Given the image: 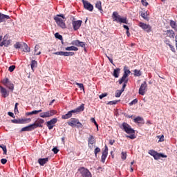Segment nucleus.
<instances>
[{"label": "nucleus", "mask_w": 177, "mask_h": 177, "mask_svg": "<svg viewBox=\"0 0 177 177\" xmlns=\"http://www.w3.org/2000/svg\"><path fill=\"white\" fill-rule=\"evenodd\" d=\"M120 129L128 133L129 136H126V138L129 139H136V136H135V130L132 129L131 125L127 122H123L122 125L120 126Z\"/></svg>", "instance_id": "obj_1"}, {"label": "nucleus", "mask_w": 177, "mask_h": 177, "mask_svg": "<svg viewBox=\"0 0 177 177\" xmlns=\"http://www.w3.org/2000/svg\"><path fill=\"white\" fill-rule=\"evenodd\" d=\"M112 20L119 24H128V19L125 17H121L117 12H113L112 14Z\"/></svg>", "instance_id": "obj_2"}, {"label": "nucleus", "mask_w": 177, "mask_h": 177, "mask_svg": "<svg viewBox=\"0 0 177 177\" xmlns=\"http://www.w3.org/2000/svg\"><path fill=\"white\" fill-rule=\"evenodd\" d=\"M64 19H66V17H64V15L62 14L57 15L54 17V20L55 21L57 25L58 26V27H60L61 28H66V22L64 21Z\"/></svg>", "instance_id": "obj_3"}, {"label": "nucleus", "mask_w": 177, "mask_h": 177, "mask_svg": "<svg viewBox=\"0 0 177 177\" xmlns=\"http://www.w3.org/2000/svg\"><path fill=\"white\" fill-rule=\"evenodd\" d=\"M77 172L80 174L81 177H92V174L89 171V169L81 167L77 169Z\"/></svg>", "instance_id": "obj_4"}, {"label": "nucleus", "mask_w": 177, "mask_h": 177, "mask_svg": "<svg viewBox=\"0 0 177 177\" xmlns=\"http://www.w3.org/2000/svg\"><path fill=\"white\" fill-rule=\"evenodd\" d=\"M68 125L72 127H77V128H82V127H84L82 123L77 118H71L70 121L68 122Z\"/></svg>", "instance_id": "obj_5"}, {"label": "nucleus", "mask_w": 177, "mask_h": 177, "mask_svg": "<svg viewBox=\"0 0 177 177\" xmlns=\"http://www.w3.org/2000/svg\"><path fill=\"white\" fill-rule=\"evenodd\" d=\"M57 112L55 110H50L46 112L41 113L39 117L41 118H48L49 117H53Z\"/></svg>", "instance_id": "obj_6"}, {"label": "nucleus", "mask_w": 177, "mask_h": 177, "mask_svg": "<svg viewBox=\"0 0 177 177\" xmlns=\"http://www.w3.org/2000/svg\"><path fill=\"white\" fill-rule=\"evenodd\" d=\"M138 27H140V28L144 31H146V32H151V26L149 24H146L143 22H139Z\"/></svg>", "instance_id": "obj_7"}, {"label": "nucleus", "mask_w": 177, "mask_h": 177, "mask_svg": "<svg viewBox=\"0 0 177 177\" xmlns=\"http://www.w3.org/2000/svg\"><path fill=\"white\" fill-rule=\"evenodd\" d=\"M12 124H28L31 122V118H25V119H14L11 120Z\"/></svg>", "instance_id": "obj_8"}, {"label": "nucleus", "mask_w": 177, "mask_h": 177, "mask_svg": "<svg viewBox=\"0 0 177 177\" xmlns=\"http://www.w3.org/2000/svg\"><path fill=\"white\" fill-rule=\"evenodd\" d=\"M102 156H101V162L104 164L106 162V159L107 158V156H109V147H107V145H105L104 150H102Z\"/></svg>", "instance_id": "obj_9"}, {"label": "nucleus", "mask_w": 177, "mask_h": 177, "mask_svg": "<svg viewBox=\"0 0 177 177\" xmlns=\"http://www.w3.org/2000/svg\"><path fill=\"white\" fill-rule=\"evenodd\" d=\"M147 89V82H144L140 86L138 93L139 95H142V96H145V93H146V90Z\"/></svg>", "instance_id": "obj_10"}, {"label": "nucleus", "mask_w": 177, "mask_h": 177, "mask_svg": "<svg viewBox=\"0 0 177 177\" xmlns=\"http://www.w3.org/2000/svg\"><path fill=\"white\" fill-rule=\"evenodd\" d=\"M82 2L84 5V9L88 10L89 12H92L93 10V5H92L89 1L82 0Z\"/></svg>", "instance_id": "obj_11"}, {"label": "nucleus", "mask_w": 177, "mask_h": 177, "mask_svg": "<svg viewBox=\"0 0 177 177\" xmlns=\"http://www.w3.org/2000/svg\"><path fill=\"white\" fill-rule=\"evenodd\" d=\"M82 25V20L72 21V26H73V28L74 31H77L78 30H80Z\"/></svg>", "instance_id": "obj_12"}, {"label": "nucleus", "mask_w": 177, "mask_h": 177, "mask_svg": "<svg viewBox=\"0 0 177 177\" xmlns=\"http://www.w3.org/2000/svg\"><path fill=\"white\" fill-rule=\"evenodd\" d=\"M56 122H57V118H54L53 119H51L50 120L47 122V127L48 128V129H53V127H55V124H56Z\"/></svg>", "instance_id": "obj_13"}, {"label": "nucleus", "mask_w": 177, "mask_h": 177, "mask_svg": "<svg viewBox=\"0 0 177 177\" xmlns=\"http://www.w3.org/2000/svg\"><path fill=\"white\" fill-rule=\"evenodd\" d=\"M44 122H45L44 119L39 118L35 123L32 124L33 127L35 129H36V128H42V124H44Z\"/></svg>", "instance_id": "obj_14"}, {"label": "nucleus", "mask_w": 177, "mask_h": 177, "mask_svg": "<svg viewBox=\"0 0 177 177\" xmlns=\"http://www.w3.org/2000/svg\"><path fill=\"white\" fill-rule=\"evenodd\" d=\"M0 92L2 97H8V96H9V91L6 90L5 87L0 86Z\"/></svg>", "instance_id": "obj_15"}, {"label": "nucleus", "mask_w": 177, "mask_h": 177, "mask_svg": "<svg viewBox=\"0 0 177 177\" xmlns=\"http://www.w3.org/2000/svg\"><path fill=\"white\" fill-rule=\"evenodd\" d=\"M34 129H35L34 128V126L33 124H30L28 126H26L25 127H23L21 129V132H30L31 131H34Z\"/></svg>", "instance_id": "obj_16"}, {"label": "nucleus", "mask_w": 177, "mask_h": 177, "mask_svg": "<svg viewBox=\"0 0 177 177\" xmlns=\"http://www.w3.org/2000/svg\"><path fill=\"white\" fill-rule=\"evenodd\" d=\"M75 112L73 110L69 111L66 114L62 115V120H68V118H71L73 117V114H74Z\"/></svg>", "instance_id": "obj_17"}, {"label": "nucleus", "mask_w": 177, "mask_h": 177, "mask_svg": "<svg viewBox=\"0 0 177 177\" xmlns=\"http://www.w3.org/2000/svg\"><path fill=\"white\" fill-rule=\"evenodd\" d=\"M9 19H10L9 15H6L0 12V23H3L6 21V20H9Z\"/></svg>", "instance_id": "obj_18"}, {"label": "nucleus", "mask_w": 177, "mask_h": 177, "mask_svg": "<svg viewBox=\"0 0 177 177\" xmlns=\"http://www.w3.org/2000/svg\"><path fill=\"white\" fill-rule=\"evenodd\" d=\"M154 160H160V158H167V155L164 153L156 152L153 156Z\"/></svg>", "instance_id": "obj_19"}, {"label": "nucleus", "mask_w": 177, "mask_h": 177, "mask_svg": "<svg viewBox=\"0 0 177 177\" xmlns=\"http://www.w3.org/2000/svg\"><path fill=\"white\" fill-rule=\"evenodd\" d=\"M85 110V104H82L77 108L73 109V112L75 113H81V111H84Z\"/></svg>", "instance_id": "obj_20"}, {"label": "nucleus", "mask_w": 177, "mask_h": 177, "mask_svg": "<svg viewBox=\"0 0 177 177\" xmlns=\"http://www.w3.org/2000/svg\"><path fill=\"white\" fill-rule=\"evenodd\" d=\"M48 161H49V158H48L38 159L39 164H40V165H41L42 167H44V165L46 164V162H48Z\"/></svg>", "instance_id": "obj_21"}, {"label": "nucleus", "mask_w": 177, "mask_h": 177, "mask_svg": "<svg viewBox=\"0 0 177 177\" xmlns=\"http://www.w3.org/2000/svg\"><path fill=\"white\" fill-rule=\"evenodd\" d=\"M95 8L98 9L100 13H103V8H102V1H97L95 3Z\"/></svg>", "instance_id": "obj_22"}, {"label": "nucleus", "mask_w": 177, "mask_h": 177, "mask_svg": "<svg viewBox=\"0 0 177 177\" xmlns=\"http://www.w3.org/2000/svg\"><path fill=\"white\" fill-rule=\"evenodd\" d=\"M38 113H42V109H39L38 111L35 110L31 112H27L26 113V115H35L38 114Z\"/></svg>", "instance_id": "obj_23"}, {"label": "nucleus", "mask_w": 177, "mask_h": 177, "mask_svg": "<svg viewBox=\"0 0 177 177\" xmlns=\"http://www.w3.org/2000/svg\"><path fill=\"white\" fill-rule=\"evenodd\" d=\"M120 71H121V69H120V68H117L113 70V77H115V78H118L120 77Z\"/></svg>", "instance_id": "obj_24"}, {"label": "nucleus", "mask_w": 177, "mask_h": 177, "mask_svg": "<svg viewBox=\"0 0 177 177\" xmlns=\"http://www.w3.org/2000/svg\"><path fill=\"white\" fill-rule=\"evenodd\" d=\"M170 27L173 28L175 31H177V25L176 22L174 20H170V24H169Z\"/></svg>", "instance_id": "obj_25"}, {"label": "nucleus", "mask_w": 177, "mask_h": 177, "mask_svg": "<svg viewBox=\"0 0 177 177\" xmlns=\"http://www.w3.org/2000/svg\"><path fill=\"white\" fill-rule=\"evenodd\" d=\"M167 36L169 37V38H175V32L172 30H167Z\"/></svg>", "instance_id": "obj_26"}, {"label": "nucleus", "mask_w": 177, "mask_h": 177, "mask_svg": "<svg viewBox=\"0 0 177 177\" xmlns=\"http://www.w3.org/2000/svg\"><path fill=\"white\" fill-rule=\"evenodd\" d=\"M6 86L7 88H8V89H10V91H11V92H13V90L15 89V84H13V83H12V82H10L7 84H6Z\"/></svg>", "instance_id": "obj_27"}, {"label": "nucleus", "mask_w": 177, "mask_h": 177, "mask_svg": "<svg viewBox=\"0 0 177 177\" xmlns=\"http://www.w3.org/2000/svg\"><path fill=\"white\" fill-rule=\"evenodd\" d=\"M95 142V137H93V136L90 135L88 139V146L89 145H94Z\"/></svg>", "instance_id": "obj_28"}, {"label": "nucleus", "mask_w": 177, "mask_h": 177, "mask_svg": "<svg viewBox=\"0 0 177 177\" xmlns=\"http://www.w3.org/2000/svg\"><path fill=\"white\" fill-rule=\"evenodd\" d=\"M22 48L24 52H30L31 50L30 47H28V45H27L26 43H23Z\"/></svg>", "instance_id": "obj_29"}, {"label": "nucleus", "mask_w": 177, "mask_h": 177, "mask_svg": "<svg viewBox=\"0 0 177 177\" xmlns=\"http://www.w3.org/2000/svg\"><path fill=\"white\" fill-rule=\"evenodd\" d=\"M39 48L40 47L39 45H36L35 47V55H36L37 56L41 54V50H39Z\"/></svg>", "instance_id": "obj_30"}, {"label": "nucleus", "mask_w": 177, "mask_h": 177, "mask_svg": "<svg viewBox=\"0 0 177 177\" xmlns=\"http://www.w3.org/2000/svg\"><path fill=\"white\" fill-rule=\"evenodd\" d=\"M142 121H143V118H142L140 116H138L137 118H134V122H136V124H141Z\"/></svg>", "instance_id": "obj_31"}, {"label": "nucleus", "mask_w": 177, "mask_h": 177, "mask_svg": "<svg viewBox=\"0 0 177 177\" xmlns=\"http://www.w3.org/2000/svg\"><path fill=\"white\" fill-rule=\"evenodd\" d=\"M65 50H75V51H77L78 50V48L74 46H69V47H66L65 48Z\"/></svg>", "instance_id": "obj_32"}, {"label": "nucleus", "mask_w": 177, "mask_h": 177, "mask_svg": "<svg viewBox=\"0 0 177 177\" xmlns=\"http://www.w3.org/2000/svg\"><path fill=\"white\" fill-rule=\"evenodd\" d=\"M134 75H135V77H140V75H142V71H140L138 69H135L134 70Z\"/></svg>", "instance_id": "obj_33"}, {"label": "nucleus", "mask_w": 177, "mask_h": 177, "mask_svg": "<svg viewBox=\"0 0 177 177\" xmlns=\"http://www.w3.org/2000/svg\"><path fill=\"white\" fill-rule=\"evenodd\" d=\"M55 38H57V39H59V41H63V36L60 35L59 32H56L55 34Z\"/></svg>", "instance_id": "obj_34"}, {"label": "nucleus", "mask_w": 177, "mask_h": 177, "mask_svg": "<svg viewBox=\"0 0 177 177\" xmlns=\"http://www.w3.org/2000/svg\"><path fill=\"white\" fill-rule=\"evenodd\" d=\"M0 148L2 149L3 151V154H6V153H8V149H6V145H0Z\"/></svg>", "instance_id": "obj_35"}, {"label": "nucleus", "mask_w": 177, "mask_h": 177, "mask_svg": "<svg viewBox=\"0 0 177 177\" xmlns=\"http://www.w3.org/2000/svg\"><path fill=\"white\" fill-rule=\"evenodd\" d=\"M120 100H113V101H109L106 104H109V106H113L114 104H117Z\"/></svg>", "instance_id": "obj_36"}, {"label": "nucleus", "mask_w": 177, "mask_h": 177, "mask_svg": "<svg viewBox=\"0 0 177 177\" xmlns=\"http://www.w3.org/2000/svg\"><path fill=\"white\" fill-rule=\"evenodd\" d=\"M31 67H37L38 66V62L36 60H32L30 64Z\"/></svg>", "instance_id": "obj_37"}, {"label": "nucleus", "mask_w": 177, "mask_h": 177, "mask_svg": "<svg viewBox=\"0 0 177 177\" xmlns=\"http://www.w3.org/2000/svg\"><path fill=\"white\" fill-rule=\"evenodd\" d=\"M74 52H64V56H74Z\"/></svg>", "instance_id": "obj_38"}, {"label": "nucleus", "mask_w": 177, "mask_h": 177, "mask_svg": "<svg viewBox=\"0 0 177 177\" xmlns=\"http://www.w3.org/2000/svg\"><path fill=\"white\" fill-rule=\"evenodd\" d=\"M71 44V45H75V46H79L80 40H73V41H72V42Z\"/></svg>", "instance_id": "obj_39"}, {"label": "nucleus", "mask_w": 177, "mask_h": 177, "mask_svg": "<svg viewBox=\"0 0 177 177\" xmlns=\"http://www.w3.org/2000/svg\"><path fill=\"white\" fill-rule=\"evenodd\" d=\"M3 44H4V46H9L10 45V40H3Z\"/></svg>", "instance_id": "obj_40"}, {"label": "nucleus", "mask_w": 177, "mask_h": 177, "mask_svg": "<svg viewBox=\"0 0 177 177\" xmlns=\"http://www.w3.org/2000/svg\"><path fill=\"white\" fill-rule=\"evenodd\" d=\"M10 81L9 80V78L6 77L5 79H3L2 80V83L3 84V85H7Z\"/></svg>", "instance_id": "obj_41"}, {"label": "nucleus", "mask_w": 177, "mask_h": 177, "mask_svg": "<svg viewBox=\"0 0 177 177\" xmlns=\"http://www.w3.org/2000/svg\"><path fill=\"white\" fill-rule=\"evenodd\" d=\"M97 153H100V148L96 147L94 150L95 157H97Z\"/></svg>", "instance_id": "obj_42"}, {"label": "nucleus", "mask_w": 177, "mask_h": 177, "mask_svg": "<svg viewBox=\"0 0 177 177\" xmlns=\"http://www.w3.org/2000/svg\"><path fill=\"white\" fill-rule=\"evenodd\" d=\"M76 85L80 88V91H84V84L82 83H76Z\"/></svg>", "instance_id": "obj_43"}, {"label": "nucleus", "mask_w": 177, "mask_h": 177, "mask_svg": "<svg viewBox=\"0 0 177 177\" xmlns=\"http://www.w3.org/2000/svg\"><path fill=\"white\" fill-rule=\"evenodd\" d=\"M126 79H127V77L123 75V76L122 77V78H120V79L119 80V84H120V85H121V84H122V82H125V81H127V80H125Z\"/></svg>", "instance_id": "obj_44"}, {"label": "nucleus", "mask_w": 177, "mask_h": 177, "mask_svg": "<svg viewBox=\"0 0 177 177\" xmlns=\"http://www.w3.org/2000/svg\"><path fill=\"white\" fill-rule=\"evenodd\" d=\"M129 74H131V71L125 69L124 72V74H123V76L126 77V78H127L128 77Z\"/></svg>", "instance_id": "obj_45"}, {"label": "nucleus", "mask_w": 177, "mask_h": 177, "mask_svg": "<svg viewBox=\"0 0 177 177\" xmlns=\"http://www.w3.org/2000/svg\"><path fill=\"white\" fill-rule=\"evenodd\" d=\"M121 158L122 160H127V152H122L121 153Z\"/></svg>", "instance_id": "obj_46"}, {"label": "nucleus", "mask_w": 177, "mask_h": 177, "mask_svg": "<svg viewBox=\"0 0 177 177\" xmlns=\"http://www.w3.org/2000/svg\"><path fill=\"white\" fill-rule=\"evenodd\" d=\"M121 95H122V93L120 90H118L115 92V97H120L121 96Z\"/></svg>", "instance_id": "obj_47"}, {"label": "nucleus", "mask_w": 177, "mask_h": 177, "mask_svg": "<svg viewBox=\"0 0 177 177\" xmlns=\"http://www.w3.org/2000/svg\"><path fill=\"white\" fill-rule=\"evenodd\" d=\"M14 48H15V49H20V48H21V44H20L19 42H17V43L14 45Z\"/></svg>", "instance_id": "obj_48"}, {"label": "nucleus", "mask_w": 177, "mask_h": 177, "mask_svg": "<svg viewBox=\"0 0 177 177\" xmlns=\"http://www.w3.org/2000/svg\"><path fill=\"white\" fill-rule=\"evenodd\" d=\"M54 55H57L58 56H64V52L63 51L55 52L54 53Z\"/></svg>", "instance_id": "obj_49"}, {"label": "nucleus", "mask_w": 177, "mask_h": 177, "mask_svg": "<svg viewBox=\"0 0 177 177\" xmlns=\"http://www.w3.org/2000/svg\"><path fill=\"white\" fill-rule=\"evenodd\" d=\"M157 151L153 150V149H151L149 151V154H150V156H152L153 157H154L155 154L156 153Z\"/></svg>", "instance_id": "obj_50"}, {"label": "nucleus", "mask_w": 177, "mask_h": 177, "mask_svg": "<svg viewBox=\"0 0 177 177\" xmlns=\"http://www.w3.org/2000/svg\"><path fill=\"white\" fill-rule=\"evenodd\" d=\"M141 17L142 19H145V20H147V12H141Z\"/></svg>", "instance_id": "obj_51"}, {"label": "nucleus", "mask_w": 177, "mask_h": 177, "mask_svg": "<svg viewBox=\"0 0 177 177\" xmlns=\"http://www.w3.org/2000/svg\"><path fill=\"white\" fill-rule=\"evenodd\" d=\"M138 103V99H134L129 103V106H133V104H136Z\"/></svg>", "instance_id": "obj_52"}, {"label": "nucleus", "mask_w": 177, "mask_h": 177, "mask_svg": "<svg viewBox=\"0 0 177 177\" xmlns=\"http://www.w3.org/2000/svg\"><path fill=\"white\" fill-rule=\"evenodd\" d=\"M106 96H107V93H102V94L100 95L99 98L100 99H103V97H106Z\"/></svg>", "instance_id": "obj_53"}, {"label": "nucleus", "mask_w": 177, "mask_h": 177, "mask_svg": "<svg viewBox=\"0 0 177 177\" xmlns=\"http://www.w3.org/2000/svg\"><path fill=\"white\" fill-rule=\"evenodd\" d=\"M53 151L54 154H57V153H59V149H57V147H55L53 149Z\"/></svg>", "instance_id": "obj_54"}, {"label": "nucleus", "mask_w": 177, "mask_h": 177, "mask_svg": "<svg viewBox=\"0 0 177 177\" xmlns=\"http://www.w3.org/2000/svg\"><path fill=\"white\" fill-rule=\"evenodd\" d=\"M81 46V48H85V43L83 41H79V46Z\"/></svg>", "instance_id": "obj_55"}, {"label": "nucleus", "mask_w": 177, "mask_h": 177, "mask_svg": "<svg viewBox=\"0 0 177 177\" xmlns=\"http://www.w3.org/2000/svg\"><path fill=\"white\" fill-rule=\"evenodd\" d=\"M8 115L10 117H12V118H16V116L15 115V113H13L12 112H8Z\"/></svg>", "instance_id": "obj_56"}, {"label": "nucleus", "mask_w": 177, "mask_h": 177, "mask_svg": "<svg viewBox=\"0 0 177 177\" xmlns=\"http://www.w3.org/2000/svg\"><path fill=\"white\" fill-rule=\"evenodd\" d=\"M1 164H3V165H5V164H6V162H8V160H6V158H2L1 160Z\"/></svg>", "instance_id": "obj_57"}, {"label": "nucleus", "mask_w": 177, "mask_h": 177, "mask_svg": "<svg viewBox=\"0 0 177 177\" xmlns=\"http://www.w3.org/2000/svg\"><path fill=\"white\" fill-rule=\"evenodd\" d=\"M142 3L143 5V6H147V5H149V3H147V1H146V0H142Z\"/></svg>", "instance_id": "obj_58"}, {"label": "nucleus", "mask_w": 177, "mask_h": 177, "mask_svg": "<svg viewBox=\"0 0 177 177\" xmlns=\"http://www.w3.org/2000/svg\"><path fill=\"white\" fill-rule=\"evenodd\" d=\"M169 46L172 52H175V47H174V46L169 44Z\"/></svg>", "instance_id": "obj_59"}, {"label": "nucleus", "mask_w": 177, "mask_h": 177, "mask_svg": "<svg viewBox=\"0 0 177 177\" xmlns=\"http://www.w3.org/2000/svg\"><path fill=\"white\" fill-rule=\"evenodd\" d=\"M15 67H9L8 71H10V73H13V71H15Z\"/></svg>", "instance_id": "obj_60"}, {"label": "nucleus", "mask_w": 177, "mask_h": 177, "mask_svg": "<svg viewBox=\"0 0 177 177\" xmlns=\"http://www.w3.org/2000/svg\"><path fill=\"white\" fill-rule=\"evenodd\" d=\"M127 84H128V80H127L122 85V88H124V89L125 88H127Z\"/></svg>", "instance_id": "obj_61"}, {"label": "nucleus", "mask_w": 177, "mask_h": 177, "mask_svg": "<svg viewBox=\"0 0 177 177\" xmlns=\"http://www.w3.org/2000/svg\"><path fill=\"white\" fill-rule=\"evenodd\" d=\"M114 143H115V140H109V145H111V146H113L114 145Z\"/></svg>", "instance_id": "obj_62"}, {"label": "nucleus", "mask_w": 177, "mask_h": 177, "mask_svg": "<svg viewBox=\"0 0 177 177\" xmlns=\"http://www.w3.org/2000/svg\"><path fill=\"white\" fill-rule=\"evenodd\" d=\"M169 39H166V40H165V44H166V45H168V46H169V45H171V44H169Z\"/></svg>", "instance_id": "obj_63"}, {"label": "nucleus", "mask_w": 177, "mask_h": 177, "mask_svg": "<svg viewBox=\"0 0 177 177\" xmlns=\"http://www.w3.org/2000/svg\"><path fill=\"white\" fill-rule=\"evenodd\" d=\"M19 106V103H16L15 104V111H19L18 109H17V106Z\"/></svg>", "instance_id": "obj_64"}]
</instances>
